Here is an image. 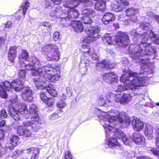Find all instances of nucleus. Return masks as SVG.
<instances>
[{
	"instance_id": "22",
	"label": "nucleus",
	"mask_w": 159,
	"mask_h": 159,
	"mask_svg": "<svg viewBox=\"0 0 159 159\" xmlns=\"http://www.w3.org/2000/svg\"><path fill=\"white\" fill-rule=\"evenodd\" d=\"M132 124L135 130L138 131L142 130L144 127L143 122L136 117L134 118L132 120Z\"/></svg>"
},
{
	"instance_id": "49",
	"label": "nucleus",
	"mask_w": 159,
	"mask_h": 159,
	"mask_svg": "<svg viewBox=\"0 0 159 159\" xmlns=\"http://www.w3.org/2000/svg\"><path fill=\"white\" fill-rule=\"evenodd\" d=\"M4 25L6 28H11L12 26V22L11 21H8L4 24Z\"/></svg>"
},
{
	"instance_id": "42",
	"label": "nucleus",
	"mask_w": 159,
	"mask_h": 159,
	"mask_svg": "<svg viewBox=\"0 0 159 159\" xmlns=\"http://www.w3.org/2000/svg\"><path fill=\"white\" fill-rule=\"evenodd\" d=\"M23 150H20V151L18 150H15L13 152V154L12 155L13 157V158H16L18 157L20 155H21L23 152Z\"/></svg>"
},
{
	"instance_id": "31",
	"label": "nucleus",
	"mask_w": 159,
	"mask_h": 159,
	"mask_svg": "<svg viewBox=\"0 0 159 159\" xmlns=\"http://www.w3.org/2000/svg\"><path fill=\"white\" fill-rule=\"evenodd\" d=\"M71 26L74 31L77 33H80L83 31L84 29L83 25L79 21H75L72 22Z\"/></svg>"
},
{
	"instance_id": "59",
	"label": "nucleus",
	"mask_w": 159,
	"mask_h": 159,
	"mask_svg": "<svg viewBox=\"0 0 159 159\" xmlns=\"http://www.w3.org/2000/svg\"><path fill=\"white\" fill-rule=\"evenodd\" d=\"M154 43L157 44H159V36L154 39Z\"/></svg>"
},
{
	"instance_id": "52",
	"label": "nucleus",
	"mask_w": 159,
	"mask_h": 159,
	"mask_svg": "<svg viewBox=\"0 0 159 159\" xmlns=\"http://www.w3.org/2000/svg\"><path fill=\"white\" fill-rule=\"evenodd\" d=\"M121 2L124 6H128L129 5V2L127 0H120Z\"/></svg>"
},
{
	"instance_id": "43",
	"label": "nucleus",
	"mask_w": 159,
	"mask_h": 159,
	"mask_svg": "<svg viewBox=\"0 0 159 159\" xmlns=\"http://www.w3.org/2000/svg\"><path fill=\"white\" fill-rule=\"evenodd\" d=\"M7 116V114L5 109H2L0 112V119L5 118Z\"/></svg>"
},
{
	"instance_id": "54",
	"label": "nucleus",
	"mask_w": 159,
	"mask_h": 159,
	"mask_svg": "<svg viewBox=\"0 0 159 159\" xmlns=\"http://www.w3.org/2000/svg\"><path fill=\"white\" fill-rule=\"evenodd\" d=\"M4 132L2 130L0 129V140L2 139L4 137Z\"/></svg>"
},
{
	"instance_id": "18",
	"label": "nucleus",
	"mask_w": 159,
	"mask_h": 159,
	"mask_svg": "<svg viewBox=\"0 0 159 159\" xmlns=\"http://www.w3.org/2000/svg\"><path fill=\"white\" fill-rule=\"evenodd\" d=\"M20 139L18 136L12 135L9 138L8 142L6 144V147L10 150H12L20 143Z\"/></svg>"
},
{
	"instance_id": "35",
	"label": "nucleus",
	"mask_w": 159,
	"mask_h": 159,
	"mask_svg": "<svg viewBox=\"0 0 159 159\" xmlns=\"http://www.w3.org/2000/svg\"><path fill=\"white\" fill-rule=\"evenodd\" d=\"M112 10L117 12L122 11L123 9L122 5L118 2H115L111 4Z\"/></svg>"
},
{
	"instance_id": "32",
	"label": "nucleus",
	"mask_w": 159,
	"mask_h": 159,
	"mask_svg": "<svg viewBox=\"0 0 159 159\" xmlns=\"http://www.w3.org/2000/svg\"><path fill=\"white\" fill-rule=\"evenodd\" d=\"M120 159H129L135 156V152H129L124 150H120L119 152Z\"/></svg>"
},
{
	"instance_id": "10",
	"label": "nucleus",
	"mask_w": 159,
	"mask_h": 159,
	"mask_svg": "<svg viewBox=\"0 0 159 159\" xmlns=\"http://www.w3.org/2000/svg\"><path fill=\"white\" fill-rule=\"evenodd\" d=\"M22 125L23 126L26 128H24L21 126L17 127V132L19 135H24L27 137H30L32 134L30 129L35 131H36L39 129L38 123L37 122L27 121L23 122Z\"/></svg>"
},
{
	"instance_id": "17",
	"label": "nucleus",
	"mask_w": 159,
	"mask_h": 159,
	"mask_svg": "<svg viewBox=\"0 0 159 159\" xmlns=\"http://www.w3.org/2000/svg\"><path fill=\"white\" fill-rule=\"evenodd\" d=\"M21 84L22 86L20 90H22V97L23 100H27L28 102H30L33 100L32 97V91L28 87H25L21 82Z\"/></svg>"
},
{
	"instance_id": "48",
	"label": "nucleus",
	"mask_w": 159,
	"mask_h": 159,
	"mask_svg": "<svg viewBox=\"0 0 159 159\" xmlns=\"http://www.w3.org/2000/svg\"><path fill=\"white\" fill-rule=\"evenodd\" d=\"M59 115L57 114L54 113L50 116L49 119L53 120H54L57 119Z\"/></svg>"
},
{
	"instance_id": "30",
	"label": "nucleus",
	"mask_w": 159,
	"mask_h": 159,
	"mask_svg": "<svg viewBox=\"0 0 159 159\" xmlns=\"http://www.w3.org/2000/svg\"><path fill=\"white\" fill-rule=\"evenodd\" d=\"M17 47L16 46H11L8 52V59L11 62H13L16 55Z\"/></svg>"
},
{
	"instance_id": "37",
	"label": "nucleus",
	"mask_w": 159,
	"mask_h": 159,
	"mask_svg": "<svg viewBox=\"0 0 159 159\" xmlns=\"http://www.w3.org/2000/svg\"><path fill=\"white\" fill-rule=\"evenodd\" d=\"M156 144V146L159 147V136L157 137ZM149 152L150 153H152L157 156H159V150H157L155 148H151Z\"/></svg>"
},
{
	"instance_id": "25",
	"label": "nucleus",
	"mask_w": 159,
	"mask_h": 159,
	"mask_svg": "<svg viewBox=\"0 0 159 159\" xmlns=\"http://www.w3.org/2000/svg\"><path fill=\"white\" fill-rule=\"evenodd\" d=\"M117 94L109 92L106 94L105 98L107 101L108 106L114 105L115 102H116V96Z\"/></svg>"
},
{
	"instance_id": "5",
	"label": "nucleus",
	"mask_w": 159,
	"mask_h": 159,
	"mask_svg": "<svg viewBox=\"0 0 159 159\" xmlns=\"http://www.w3.org/2000/svg\"><path fill=\"white\" fill-rule=\"evenodd\" d=\"M14 97L10 99L12 105L9 107V112L10 116L16 120H19L21 115L27 118L29 114L26 105L18 100L16 95H15Z\"/></svg>"
},
{
	"instance_id": "57",
	"label": "nucleus",
	"mask_w": 159,
	"mask_h": 159,
	"mask_svg": "<svg viewBox=\"0 0 159 159\" xmlns=\"http://www.w3.org/2000/svg\"><path fill=\"white\" fill-rule=\"evenodd\" d=\"M6 121L5 120H3L0 122V127H2L5 125Z\"/></svg>"
},
{
	"instance_id": "26",
	"label": "nucleus",
	"mask_w": 159,
	"mask_h": 159,
	"mask_svg": "<svg viewBox=\"0 0 159 159\" xmlns=\"http://www.w3.org/2000/svg\"><path fill=\"white\" fill-rule=\"evenodd\" d=\"M114 64H111L107 60H103L102 61L98 62L96 66L97 69L100 70L103 68L107 69L112 68L114 67Z\"/></svg>"
},
{
	"instance_id": "28",
	"label": "nucleus",
	"mask_w": 159,
	"mask_h": 159,
	"mask_svg": "<svg viewBox=\"0 0 159 159\" xmlns=\"http://www.w3.org/2000/svg\"><path fill=\"white\" fill-rule=\"evenodd\" d=\"M115 18L116 16L114 14L107 12L103 16L102 21L104 24L107 25L110 22L114 21Z\"/></svg>"
},
{
	"instance_id": "62",
	"label": "nucleus",
	"mask_w": 159,
	"mask_h": 159,
	"mask_svg": "<svg viewBox=\"0 0 159 159\" xmlns=\"http://www.w3.org/2000/svg\"><path fill=\"white\" fill-rule=\"evenodd\" d=\"M4 149L3 148H2L0 150V157L2 156L3 154V153L2 152H4Z\"/></svg>"
},
{
	"instance_id": "16",
	"label": "nucleus",
	"mask_w": 159,
	"mask_h": 159,
	"mask_svg": "<svg viewBox=\"0 0 159 159\" xmlns=\"http://www.w3.org/2000/svg\"><path fill=\"white\" fill-rule=\"evenodd\" d=\"M29 53L26 50H23L21 51L18 57L20 63L21 64V67L24 66L26 68V65L30 64H32L31 61L34 58L37 59L35 57H33L31 59L29 60Z\"/></svg>"
},
{
	"instance_id": "63",
	"label": "nucleus",
	"mask_w": 159,
	"mask_h": 159,
	"mask_svg": "<svg viewBox=\"0 0 159 159\" xmlns=\"http://www.w3.org/2000/svg\"><path fill=\"white\" fill-rule=\"evenodd\" d=\"M125 61H126L127 64H129V61L127 59H126L125 58Z\"/></svg>"
},
{
	"instance_id": "60",
	"label": "nucleus",
	"mask_w": 159,
	"mask_h": 159,
	"mask_svg": "<svg viewBox=\"0 0 159 159\" xmlns=\"http://www.w3.org/2000/svg\"><path fill=\"white\" fill-rule=\"evenodd\" d=\"M36 148H29L27 149V152L28 153H30V152L31 151H33V152L34 151V150Z\"/></svg>"
},
{
	"instance_id": "14",
	"label": "nucleus",
	"mask_w": 159,
	"mask_h": 159,
	"mask_svg": "<svg viewBox=\"0 0 159 159\" xmlns=\"http://www.w3.org/2000/svg\"><path fill=\"white\" fill-rule=\"evenodd\" d=\"M72 2L70 0L66 1L64 4V7L67 9L65 11H67V13H65V15H66V16H64L65 18L70 19V18H76L78 17L79 13L74 8L75 7H72Z\"/></svg>"
},
{
	"instance_id": "21",
	"label": "nucleus",
	"mask_w": 159,
	"mask_h": 159,
	"mask_svg": "<svg viewBox=\"0 0 159 159\" xmlns=\"http://www.w3.org/2000/svg\"><path fill=\"white\" fill-rule=\"evenodd\" d=\"M38 111L36 106L34 104H31L30 105L29 112L31 116V121L37 122L39 120V118L37 114Z\"/></svg>"
},
{
	"instance_id": "23",
	"label": "nucleus",
	"mask_w": 159,
	"mask_h": 159,
	"mask_svg": "<svg viewBox=\"0 0 159 159\" xmlns=\"http://www.w3.org/2000/svg\"><path fill=\"white\" fill-rule=\"evenodd\" d=\"M138 10L134 8H129L125 11V15L128 16H132L131 20L133 22H135L137 20V17L135 15L138 12Z\"/></svg>"
},
{
	"instance_id": "11",
	"label": "nucleus",
	"mask_w": 159,
	"mask_h": 159,
	"mask_svg": "<svg viewBox=\"0 0 159 159\" xmlns=\"http://www.w3.org/2000/svg\"><path fill=\"white\" fill-rule=\"evenodd\" d=\"M101 30V28L98 26H91L86 28L85 30V31L88 36L86 37L84 39L83 41V45L88 46L90 48L89 45L85 44V43H89L90 42L95 40L96 38H99L100 37V32ZM82 52V47H81Z\"/></svg>"
},
{
	"instance_id": "19",
	"label": "nucleus",
	"mask_w": 159,
	"mask_h": 159,
	"mask_svg": "<svg viewBox=\"0 0 159 159\" xmlns=\"http://www.w3.org/2000/svg\"><path fill=\"white\" fill-rule=\"evenodd\" d=\"M102 77L103 80L107 83L112 84L113 82H117V77L113 72L106 73L103 74Z\"/></svg>"
},
{
	"instance_id": "55",
	"label": "nucleus",
	"mask_w": 159,
	"mask_h": 159,
	"mask_svg": "<svg viewBox=\"0 0 159 159\" xmlns=\"http://www.w3.org/2000/svg\"><path fill=\"white\" fill-rule=\"evenodd\" d=\"M60 100H64L66 99V96L64 94H62L60 96Z\"/></svg>"
},
{
	"instance_id": "27",
	"label": "nucleus",
	"mask_w": 159,
	"mask_h": 159,
	"mask_svg": "<svg viewBox=\"0 0 159 159\" xmlns=\"http://www.w3.org/2000/svg\"><path fill=\"white\" fill-rule=\"evenodd\" d=\"M61 10V7L60 6H57L55 10H52L49 13L50 15L52 17H56L57 18H59L61 16V18H65L64 15L65 14V13L66 12L64 11L62 12Z\"/></svg>"
},
{
	"instance_id": "6",
	"label": "nucleus",
	"mask_w": 159,
	"mask_h": 159,
	"mask_svg": "<svg viewBox=\"0 0 159 159\" xmlns=\"http://www.w3.org/2000/svg\"><path fill=\"white\" fill-rule=\"evenodd\" d=\"M82 55L79 65V72L84 75L87 74L89 66V61L87 57H90L94 60L98 59V56L96 54L94 48H90L88 46L83 45L82 47Z\"/></svg>"
},
{
	"instance_id": "40",
	"label": "nucleus",
	"mask_w": 159,
	"mask_h": 159,
	"mask_svg": "<svg viewBox=\"0 0 159 159\" xmlns=\"http://www.w3.org/2000/svg\"><path fill=\"white\" fill-rule=\"evenodd\" d=\"M26 72L25 70L19 69L18 71V76L22 79H25L26 76Z\"/></svg>"
},
{
	"instance_id": "38",
	"label": "nucleus",
	"mask_w": 159,
	"mask_h": 159,
	"mask_svg": "<svg viewBox=\"0 0 159 159\" xmlns=\"http://www.w3.org/2000/svg\"><path fill=\"white\" fill-rule=\"evenodd\" d=\"M98 104L101 106H104L106 107H109L107 102L102 96H100L98 100Z\"/></svg>"
},
{
	"instance_id": "39",
	"label": "nucleus",
	"mask_w": 159,
	"mask_h": 159,
	"mask_svg": "<svg viewBox=\"0 0 159 159\" xmlns=\"http://www.w3.org/2000/svg\"><path fill=\"white\" fill-rule=\"evenodd\" d=\"M56 105L57 107L61 108L65 107L66 105V103L65 101L59 100L57 102Z\"/></svg>"
},
{
	"instance_id": "36",
	"label": "nucleus",
	"mask_w": 159,
	"mask_h": 159,
	"mask_svg": "<svg viewBox=\"0 0 159 159\" xmlns=\"http://www.w3.org/2000/svg\"><path fill=\"white\" fill-rule=\"evenodd\" d=\"M28 0H25V1L22 3V5L19 9V11L22 10L24 16L25 15L26 12L30 6V3L28 1Z\"/></svg>"
},
{
	"instance_id": "56",
	"label": "nucleus",
	"mask_w": 159,
	"mask_h": 159,
	"mask_svg": "<svg viewBox=\"0 0 159 159\" xmlns=\"http://www.w3.org/2000/svg\"><path fill=\"white\" fill-rule=\"evenodd\" d=\"M154 19L159 24V16L154 15Z\"/></svg>"
},
{
	"instance_id": "58",
	"label": "nucleus",
	"mask_w": 159,
	"mask_h": 159,
	"mask_svg": "<svg viewBox=\"0 0 159 159\" xmlns=\"http://www.w3.org/2000/svg\"><path fill=\"white\" fill-rule=\"evenodd\" d=\"M61 0H52L53 2L56 4H59L60 3Z\"/></svg>"
},
{
	"instance_id": "34",
	"label": "nucleus",
	"mask_w": 159,
	"mask_h": 159,
	"mask_svg": "<svg viewBox=\"0 0 159 159\" xmlns=\"http://www.w3.org/2000/svg\"><path fill=\"white\" fill-rule=\"evenodd\" d=\"M144 133L146 136L149 137V139H152V137L153 133L152 126L149 125H146L144 129Z\"/></svg>"
},
{
	"instance_id": "61",
	"label": "nucleus",
	"mask_w": 159,
	"mask_h": 159,
	"mask_svg": "<svg viewBox=\"0 0 159 159\" xmlns=\"http://www.w3.org/2000/svg\"><path fill=\"white\" fill-rule=\"evenodd\" d=\"M5 159H14L12 156H9L7 157Z\"/></svg>"
},
{
	"instance_id": "53",
	"label": "nucleus",
	"mask_w": 159,
	"mask_h": 159,
	"mask_svg": "<svg viewBox=\"0 0 159 159\" xmlns=\"http://www.w3.org/2000/svg\"><path fill=\"white\" fill-rule=\"evenodd\" d=\"M137 159H153L147 156H143L138 157Z\"/></svg>"
},
{
	"instance_id": "33",
	"label": "nucleus",
	"mask_w": 159,
	"mask_h": 159,
	"mask_svg": "<svg viewBox=\"0 0 159 159\" xmlns=\"http://www.w3.org/2000/svg\"><path fill=\"white\" fill-rule=\"evenodd\" d=\"M106 143L110 148H117V149L120 148V144L116 139L113 138H110L108 139Z\"/></svg>"
},
{
	"instance_id": "8",
	"label": "nucleus",
	"mask_w": 159,
	"mask_h": 159,
	"mask_svg": "<svg viewBox=\"0 0 159 159\" xmlns=\"http://www.w3.org/2000/svg\"><path fill=\"white\" fill-rule=\"evenodd\" d=\"M21 83V81L19 79L13 80L11 83L6 81L1 83L0 85V96L5 98H7V93L4 89L6 91H10L13 89L16 91H20L22 86Z\"/></svg>"
},
{
	"instance_id": "4",
	"label": "nucleus",
	"mask_w": 159,
	"mask_h": 159,
	"mask_svg": "<svg viewBox=\"0 0 159 159\" xmlns=\"http://www.w3.org/2000/svg\"><path fill=\"white\" fill-rule=\"evenodd\" d=\"M101 115L99 116V118L100 119V122L103 125L107 133L108 126H111L110 123H116L119 122L120 123L122 124L128 126L130 124V118L129 116H126L124 112L119 113L116 110H111L107 113L103 111L100 112Z\"/></svg>"
},
{
	"instance_id": "13",
	"label": "nucleus",
	"mask_w": 159,
	"mask_h": 159,
	"mask_svg": "<svg viewBox=\"0 0 159 159\" xmlns=\"http://www.w3.org/2000/svg\"><path fill=\"white\" fill-rule=\"evenodd\" d=\"M107 128L108 129L107 132V133L106 130H105L106 138L109 137L113 131L114 135L116 139L122 140L123 142L126 145L129 144V139L126 137L123 131L112 126H108Z\"/></svg>"
},
{
	"instance_id": "41",
	"label": "nucleus",
	"mask_w": 159,
	"mask_h": 159,
	"mask_svg": "<svg viewBox=\"0 0 159 159\" xmlns=\"http://www.w3.org/2000/svg\"><path fill=\"white\" fill-rule=\"evenodd\" d=\"M39 153V149L36 148L33 152V154L30 159H38V156Z\"/></svg>"
},
{
	"instance_id": "15",
	"label": "nucleus",
	"mask_w": 159,
	"mask_h": 159,
	"mask_svg": "<svg viewBox=\"0 0 159 159\" xmlns=\"http://www.w3.org/2000/svg\"><path fill=\"white\" fill-rule=\"evenodd\" d=\"M83 15L82 21L85 24H90L92 22V18L96 16V12L91 8L86 9L82 11Z\"/></svg>"
},
{
	"instance_id": "29",
	"label": "nucleus",
	"mask_w": 159,
	"mask_h": 159,
	"mask_svg": "<svg viewBox=\"0 0 159 159\" xmlns=\"http://www.w3.org/2000/svg\"><path fill=\"white\" fill-rule=\"evenodd\" d=\"M72 2V7H77L80 2L85 7H91L93 5V2L90 0H70Z\"/></svg>"
},
{
	"instance_id": "47",
	"label": "nucleus",
	"mask_w": 159,
	"mask_h": 159,
	"mask_svg": "<svg viewBox=\"0 0 159 159\" xmlns=\"http://www.w3.org/2000/svg\"><path fill=\"white\" fill-rule=\"evenodd\" d=\"M59 35L60 34L59 32H56L54 33L53 36V40L55 41L59 39Z\"/></svg>"
},
{
	"instance_id": "2",
	"label": "nucleus",
	"mask_w": 159,
	"mask_h": 159,
	"mask_svg": "<svg viewBox=\"0 0 159 159\" xmlns=\"http://www.w3.org/2000/svg\"><path fill=\"white\" fill-rule=\"evenodd\" d=\"M154 70L152 67L146 68L139 74H143V76H138V74L130 70H124L123 74L120 77L121 82L124 83V86L120 85L118 86V91L123 92L126 90L133 91L137 87L145 86L148 83V78L152 76Z\"/></svg>"
},
{
	"instance_id": "24",
	"label": "nucleus",
	"mask_w": 159,
	"mask_h": 159,
	"mask_svg": "<svg viewBox=\"0 0 159 159\" xmlns=\"http://www.w3.org/2000/svg\"><path fill=\"white\" fill-rule=\"evenodd\" d=\"M129 144L127 145H130L131 141H133L136 144H140L142 143L143 141L144 140L143 136L139 134V133H134L132 135V138H130L129 139Z\"/></svg>"
},
{
	"instance_id": "51",
	"label": "nucleus",
	"mask_w": 159,
	"mask_h": 159,
	"mask_svg": "<svg viewBox=\"0 0 159 159\" xmlns=\"http://www.w3.org/2000/svg\"><path fill=\"white\" fill-rule=\"evenodd\" d=\"M147 16L150 17L154 19V16L155 15L152 11H148L147 12Z\"/></svg>"
},
{
	"instance_id": "44",
	"label": "nucleus",
	"mask_w": 159,
	"mask_h": 159,
	"mask_svg": "<svg viewBox=\"0 0 159 159\" xmlns=\"http://www.w3.org/2000/svg\"><path fill=\"white\" fill-rule=\"evenodd\" d=\"M54 100L53 98H48V99L47 102H45L44 103H46L49 106H52L54 103Z\"/></svg>"
},
{
	"instance_id": "9",
	"label": "nucleus",
	"mask_w": 159,
	"mask_h": 159,
	"mask_svg": "<svg viewBox=\"0 0 159 159\" xmlns=\"http://www.w3.org/2000/svg\"><path fill=\"white\" fill-rule=\"evenodd\" d=\"M41 52L48 61H56L59 59V49L56 45L48 44L44 46L42 49Z\"/></svg>"
},
{
	"instance_id": "64",
	"label": "nucleus",
	"mask_w": 159,
	"mask_h": 159,
	"mask_svg": "<svg viewBox=\"0 0 159 159\" xmlns=\"http://www.w3.org/2000/svg\"><path fill=\"white\" fill-rule=\"evenodd\" d=\"M19 159H27L26 158H23V157H20Z\"/></svg>"
},
{
	"instance_id": "7",
	"label": "nucleus",
	"mask_w": 159,
	"mask_h": 159,
	"mask_svg": "<svg viewBox=\"0 0 159 159\" xmlns=\"http://www.w3.org/2000/svg\"><path fill=\"white\" fill-rule=\"evenodd\" d=\"M102 39L104 43L109 44H112L115 40L116 43L121 46H126L129 42L128 35L120 31L117 33L115 37H112L109 34H107L104 35Z\"/></svg>"
},
{
	"instance_id": "3",
	"label": "nucleus",
	"mask_w": 159,
	"mask_h": 159,
	"mask_svg": "<svg viewBox=\"0 0 159 159\" xmlns=\"http://www.w3.org/2000/svg\"><path fill=\"white\" fill-rule=\"evenodd\" d=\"M32 64L26 65V69L32 71V75L39 77L38 78H34V81L35 83L36 88L39 90L46 89L47 92L52 96L56 97L57 93L53 88L52 85L48 83V78H46L43 71L42 65L38 59L34 58L32 61Z\"/></svg>"
},
{
	"instance_id": "45",
	"label": "nucleus",
	"mask_w": 159,
	"mask_h": 159,
	"mask_svg": "<svg viewBox=\"0 0 159 159\" xmlns=\"http://www.w3.org/2000/svg\"><path fill=\"white\" fill-rule=\"evenodd\" d=\"M40 98L43 101L45 102H47L48 99V98L43 92H41L40 93Z\"/></svg>"
},
{
	"instance_id": "50",
	"label": "nucleus",
	"mask_w": 159,
	"mask_h": 159,
	"mask_svg": "<svg viewBox=\"0 0 159 159\" xmlns=\"http://www.w3.org/2000/svg\"><path fill=\"white\" fill-rule=\"evenodd\" d=\"M40 25H41L44 26V27H50L51 26V24L47 22H42Z\"/></svg>"
},
{
	"instance_id": "20",
	"label": "nucleus",
	"mask_w": 159,
	"mask_h": 159,
	"mask_svg": "<svg viewBox=\"0 0 159 159\" xmlns=\"http://www.w3.org/2000/svg\"><path fill=\"white\" fill-rule=\"evenodd\" d=\"M131 97L129 94L124 93L121 95L120 93H118L116 96V102L120 104L128 103L131 99Z\"/></svg>"
},
{
	"instance_id": "46",
	"label": "nucleus",
	"mask_w": 159,
	"mask_h": 159,
	"mask_svg": "<svg viewBox=\"0 0 159 159\" xmlns=\"http://www.w3.org/2000/svg\"><path fill=\"white\" fill-rule=\"evenodd\" d=\"M64 157L65 159H73L71 153L69 151L65 152Z\"/></svg>"
},
{
	"instance_id": "12",
	"label": "nucleus",
	"mask_w": 159,
	"mask_h": 159,
	"mask_svg": "<svg viewBox=\"0 0 159 159\" xmlns=\"http://www.w3.org/2000/svg\"><path fill=\"white\" fill-rule=\"evenodd\" d=\"M41 68L44 73L45 78L48 79V83L49 82L55 83L59 80L60 76L57 74L59 71L58 67H53L51 65H48L47 66H42Z\"/></svg>"
},
{
	"instance_id": "1",
	"label": "nucleus",
	"mask_w": 159,
	"mask_h": 159,
	"mask_svg": "<svg viewBox=\"0 0 159 159\" xmlns=\"http://www.w3.org/2000/svg\"><path fill=\"white\" fill-rule=\"evenodd\" d=\"M149 20L145 19L144 22H140L137 31L142 33H138L136 30H133L130 32L132 36L137 37L141 35L143 37L141 43L137 45L135 44L130 45L129 48V53L133 61L136 63H140L144 65H147L149 62L147 59L142 58L146 55L152 54L155 57L156 53V49L154 47L150 46L153 42V38L156 37V34L152 30H150L151 26L149 24Z\"/></svg>"
}]
</instances>
